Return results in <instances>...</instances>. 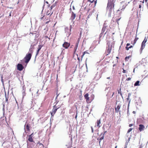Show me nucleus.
I'll return each mask as SVG.
<instances>
[{"instance_id": "1", "label": "nucleus", "mask_w": 148, "mask_h": 148, "mask_svg": "<svg viewBox=\"0 0 148 148\" xmlns=\"http://www.w3.org/2000/svg\"><path fill=\"white\" fill-rule=\"evenodd\" d=\"M114 0H109L108 1L106 10L110 13L114 10Z\"/></svg>"}, {"instance_id": "2", "label": "nucleus", "mask_w": 148, "mask_h": 148, "mask_svg": "<svg viewBox=\"0 0 148 148\" xmlns=\"http://www.w3.org/2000/svg\"><path fill=\"white\" fill-rule=\"evenodd\" d=\"M29 52H28L27 53L24 58L25 60V63L27 64L30 60L33 52V51L32 50L29 49Z\"/></svg>"}, {"instance_id": "3", "label": "nucleus", "mask_w": 148, "mask_h": 148, "mask_svg": "<svg viewBox=\"0 0 148 148\" xmlns=\"http://www.w3.org/2000/svg\"><path fill=\"white\" fill-rule=\"evenodd\" d=\"M147 38L146 37H145V38L144 40L142 43L141 47L140 49V51L141 53L142 52L143 49H144L145 48V43L147 42Z\"/></svg>"}, {"instance_id": "4", "label": "nucleus", "mask_w": 148, "mask_h": 148, "mask_svg": "<svg viewBox=\"0 0 148 148\" xmlns=\"http://www.w3.org/2000/svg\"><path fill=\"white\" fill-rule=\"evenodd\" d=\"M94 95H92L91 97H92V99L90 100V97H88V93H86L84 95V97L85 99H86V102L88 103H90V102L92 101L93 99V97Z\"/></svg>"}, {"instance_id": "5", "label": "nucleus", "mask_w": 148, "mask_h": 148, "mask_svg": "<svg viewBox=\"0 0 148 148\" xmlns=\"http://www.w3.org/2000/svg\"><path fill=\"white\" fill-rule=\"evenodd\" d=\"M52 6L51 7H48L46 12V15H49V16H50L52 14L53 12L52 11Z\"/></svg>"}, {"instance_id": "6", "label": "nucleus", "mask_w": 148, "mask_h": 148, "mask_svg": "<svg viewBox=\"0 0 148 148\" xmlns=\"http://www.w3.org/2000/svg\"><path fill=\"white\" fill-rule=\"evenodd\" d=\"M80 38H78V39L77 40V42L75 44V46L74 47V53H75V52L76 51V50L77 49V47H78V44H79V43L80 41Z\"/></svg>"}, {"instance_id": "7", "label": "nucleus", "mask_w": 148, "mask_h": 148, "mask_svg": "<svg viewBox=\"0 0 148 148\" xmlns=\"http://www.w3.org/2000/svg\"><path fill=\"white\" fill-rule=\"evenodd\" d=\"M59 108H57L56 106H53V108L52 109V112L51 113V115L52 116H53L54 114L56 112L57 110Z\"/></svg>"}, {"instance_id": "8", "label": "nucleus", "mask_w": 148, "mask_h": 148, "mask_svg": "<svg viewBox=\"0 0 148 148\" xmlns=\"http://www.w3.org/2000/svg\"><path fill=\"white\" fill-rule=\"evenodd\" d=\"M70 44L69 43L67 42H64V43L62 45L63 47L66 49H67L69 47Z\"/></svg>"}, {"instance_id": "9", "label": "nucleus", "mask_w": 148, "mask_h": 148, "mask_svg": "<svg viewBox=\"0 0 148 148\" xmlns=\"http://www.w3.org/2000/svg\"><path fill=\"white\" fill-rule=\"evenodd\" d=\"M130 43H127L126 44V47H125V49L126 50L128 51L130 49L132 48L134 45H131L130 46Z\"/></svg>"}, {"instance_id": "10", "label": "nucleus", "mask_w": 148, "mask_h": 148, "mask_svg": "<svg viewBox=\"0 0 148 148\" xmlns=\"http://www.w3.org/2000/svg\"><path fill=\"white\" fill-rule=\"evenodd\" d=\"M23 66L21 64H17V69L19 71H21L23 70Z\"/></svg>"}, {"instance_id": "11", "label": "nucleus", "mask_w": 148, "mask_h": 148, "mask_svg": "<svg viewBox=\"0 0 148 148\" xmlns=\"http://www.w3.org/2000/svg\"><path fill=\"white\" fill-rule=\"evenodd\" d=\"M144 126L142 124H140L139 125V127L138 128L140 132H141L144 130L145 129Z\"/></svg>"}, {"instance_id": "12", "label": "nucleus", "mask_w": 148, "mask_h": 148, "mask_svg": "<svg viewBox=\"0 0 148 148\" xmlns=\"http://www.w3.org/2000/svg\"><path fill=\"white\" fill-rule=\"evenodd\" d=\"M138 39V38L136 36H136L135 39L134 40L133 42L132 41L131 42V44L133 45H134L136 43Z\"/></svg>"}, {"instance_id": "13", "label": "nucleus", "mask_w": 148, "mask_h": 148, "mask_svg": "<svg viewBox=\"0 0 148 148\" xmlns=\"http://www.w3.org/2000/svg\"><path fill=\"white\" fill-rule=\"evenodd\" d=\"M76 17V14L73 12H71V19L72 21H73L75 18Z\"/></svg>"}, {"instance_id": "14", "label": "nucleus", "mask_w": 148, "mask_h": 148, "mask_svg": "<svg viewBox=\"0 0 148 148\" xmlns=\"http://www.w3.org/2000/svg\"><path fill=\"white\" fill-rule=\"evenodd\" d=\"M121 107V105L119 104L117 106L116 108H115V112H119V110Z\"/></svg>"}, {"instance_id": "15", "label": "nucleus", "mask_w": 148, "mask_h": 148, "mask_svg": "<svg viewBox=\"0 0 148 148\" xmlns=\"http://www.w3.org/2000/svg\"><path fill=\"white\" fill-rule=\"evenodd\" d=\"M96 123V126L99 128L101 126V125H100V124L101 123V119L98 120L97 121Z\"/></svg>"}, {"instance_id": "16", "label": "nucleus", "mask_w": 148, "mask_h": 148, "mask_svg": "<svg viewBox=\"0 0 148 148\" xmlns=\"http://www.w3.org/2000/svg\"><path fill=\"white\" fill-rule=\"evenodd\" d=\"M27 122H26L25 123V126H26V128L28 131H30V125L28 123H27Z\"/></svg>"}, {"instance_id": "17", "label": "nucleus", "mask_w": 148, "mask_h": 148, "mask_svg": "<svg viewBox=\"0 0 148 148\" xmlns=\"http://www.w3.org/2000/svg\"><path fill=\"white\" fill-rule=\"evenodd\" d=\"M38 145V148H44V145L41 143L38 142L37 144V145Z\"/></svg>"}, {"instance_id": "18", "label": "nucleus", "mask_w": 148, "mask_h": 148, "mask_svg": "<svg viewBox=\"0 0 148 148\" xmlns=\"http://www.w3.org/2000/svg\"><path fill=\"white\" fill-rule=\"evenodd\" d=\"M85 54H89V53H88V51H86L84 52L83 53V54L81 56V60H82L83 58V57H84V56L85 55Z\"/></svg>"}, {"instance_id": "19", "label": "nucleus", "mask_w": 148, "mask_h": 148, "mask_svg": "<svg viewBox=\"0 0 148 148\" xmlns=\"http://www.w3.org/2000/svg\"><path fill=\"white\" fill-rule=\"evenodd\" d=\"M127 108V104H124L122 107V110L123 111H125L126 110Z\"/></svg>"}, {"instance_id": "20", "label": "nucleus", "mask_w": 148, "mask_h": 148, "mask_svg": "<svg viewBox=\"0 0 148 148\" xmlns=\"http://www.w3.org/2000/svg\"><path fill=\"white\" fill-rule=\"evenodd\" d=\"M32 137L31 136H29L28 140L30 142H33V139L32 138Z\"/></svg>"}, {"instance_id": "21", "label": "nucleus", "mask_w": 148, "mask_h": 148, "mask_svg": "<svg viewBox=\"0 0 148 148\" xmlns=\"http://www.w3.org/2000/svg\"><path fill=\"white\" fill-rule=\"evenodd\" d=\"M130 101H129L127 105V114H128L129 113V106H130Z\"/></svg>"}, {"instance_id": "22", "label": "nucleus", "mask_w": 148, "mask_h": 148, "mask_svg": "<svg viewBox=\"0 0 148 148\" xmlns=\"http://www.w3.org/2000/svg\"><path fill=\"white\" fill-rule=\"evenodd\" d=\"M139 83L140 81H137L134 84V86H136L140 85Z\"/></svg>"}, {"instance_id": "23", "label": "nucleus", "mask_w": 148, "mask_h": 148, "mask_svg": "<svg viewBox=\"0 0 148 148\" xmlns=\"http://www.w3.org/2000/svg\"><path fill=\"white\" fill-rule=\"evenodd\" d=\"M111 49L110 48H108L107 51V53H108L107 55H108L110 53Z\"/></svg>"}, {"instance_id": "24", "label": "nucleus", "mask_w": 148, "mask_h": 148, "mask_svg": "<svg viewBox=\"0 0 148 148\" xmlns=\"http://www.w3.org/2000/svg\"><path fill=\"white\" fill-rule=\"evenodd\" d=\"M104 133L103 134L102 136L99 139L100 140L99 142V143H100L101 140H102L103 139L104 137Z\"/></svg>"}, {"instance_id": "25", "label": "nucleus", "mask_w": 148, "mask_h": 148, "mask_svg": "<svg viewBox=\"0 0 148 148\" xmlns=\"http://www.w3.org/2000/svg\"><path fill=\"white\" fill-rule=\"evenodd\" d=\"M69 28L68 27H66L65 28V32H69Z\"/></svg>"}, {"instance_id": "26", "label": "nucleus", "mask_w": 148, "mask_h": 148, "mask_svg": "<svg viewBox=\"0 0 148 148\" xmlns=\"http://www.w3.org/2000/svg\"><path fill=\"white\" fill-rule=\"evenodd\" d=\"M131 57V56H128L126 57L125 59V61L128 60V59H129Z\"/></svg>"}, {"instance_id": "27", "label": "nucleus", "mask_w": 148, "mask_h": 148, "mask_svg": "<svg viewBox=\"0 0 148 148\" xmlns=\"http://www.w3.org/2000/svg\"><path fill=\"white\" fill-rule=\"evenodd\" d=\"M93 1H94V5H93V8H94L96 4L97 3V0H93Z\"/></svg>"}, {"instance_id": "28", "label": "nucleus", "mask_w": 148, "mask_h": 148, "mask_svg": "<svg viewBox=\"0 0 148 148\" xmlns=\"http://www.w3.org/2000/svg\"><path fill=\"white\" fill-rule=\"evenodd\" d=\"M118 93L120 94L121 95H122V93L121 91V88H120L119 90H118Z\"/></svg>"}, {"instance_id": "29", "label": "nucleus", "mask_w": 148, "mask_h": 148, "mask_svg": "<svg viewBox=\"0 0 148 148\" xmlns=\"http://www.w3.org/2000/svg\"><path fill=\"white\" fill-rule=\"evenodd\" d=\"M42 47V46L41 45H39L38 46V49L40 50Z\"/></svg>"}, {"instance_id": "30", "label": "nucleus", "mask_w": 148, "mask_h": 148, "mask_svg": "<svg viewBox=\"0 0 148 148\" xmlns=\"http://www.w3.org/2000/svg\"><path fill=\"white\" fill-rule=\"evenodd\" d=\"M133 129L132 128H130L128 130V131H127V132L128 133H129V132H130L131 131H132V130Z\"/></svg>"}, {"instance_id": "31", "label": "nucleus", "mask_w": 148, "mask_h": 148, "mask_svg": "<svg viewBox=\"0 0 148 148\" xmlns=\"http://www.w3.org/2000/svg\"><path fill=\"white\" fill-rule=\"evenodd\" d=\"M70 30H69V35H70L71 34V29H72V26L71 25L70 26Z\"/></svg>"}, {"instance_id": "32", "label": "nucleus", "mask_w": 148, "mask_h": 148, "mask_svg": "<svg viewBox=\"0 0 148 148\" xmlns=\"http://www.w3.org/2000/svg\"><path fill=\"white\" fill-rule=\"evenodd\" d=\"M106 28L105 27H103L102 29V32L103 33L105 31Z\"/></svg>"}, {"instance_id": "33", "label": "nucleus", "mask_w": 148, "mask_h": 148, "mask_svg": "<svg viewBox=\"0 0 148 148\" xmlns=\"http://www.w3.org/2000/svg\"><path fill=\"white\" fill-rule=\"evenodd\" d=\"M87 1L88 2H89L90 3L89 4L90 5L91 3H92L93 2V1H94L93 0L92 1H91L90 0H87Z\"/></svg>"}, {"instance_id": "34", "label": "nucleus", "mask_w": 148, "mask_h": 148, "mask_svg": "<svg viewBox=\"0 0 148 148\" xmlns=\"http://www.w3.org/2000/svg\"><path fill=\"white\" fill-rule=\"evenodd\" d=\"M121 18H119L116 19V22L118 24H119V21L120 20V19Z\"/></svg>"}, {"instance_id": "35", "label": "nucleus", "mask_w": 148, "mask_h": 148, "mask_svg": "<svg viewBox=\"0 0 148 148\" xmlns=\"http://www.w3.org/2000/svg\"><path fill=\"white\" fill-rule=\"evenodd\" d=\"M40 50L39 49H38L37 51V53H36V56H37L38 54L39 53V51H40Z\"/></svg>"}, {"instance_id": "36", "label": "nucleus", "mask_w": 148, "mask_h": 148, "mask_svg": "<svg viewBox=\"0 0 148 148\" xmlns=\"http://www.w3.org/2000/svg\"><path fill=\"white\" fill-rule=\"evenodd\" d=\"M123 73H126V71L123 68Z\"/></svg>"}, {"instance_id": "37", "label": "nucleus", "mask_w": 148, "mask_h": 148, "mask_svg": "<svg viewBox=\"0 0 148 148\" xmlns=\"http://www.w3.org/2000/svg\"><path fill=\"white\" fill-rule=\"evenodd\" d=\"M46 3L47 4V6L48 7H49L50 5L49 4V3L47 1H46Z\"/></svg>"}, {"instance_id": "38", "label": "nucleus", "mask_w": 148, "mask_h": 148, "mask_svg": "<svg viewBox=\"0 0 148 148\" xmlns=\"http://www.w3.org/2000/svg\"><path fill=\"white\" fill-rule=\"evenodd\" d=\"M127 100H130V94H129L127 98Z\"/></svg>"}, {"instance_id": "39", "label": "nucleus", "mask_w": 148, "mask_h": 148, "mask_svg": "<svg viewBox=\"0 0 148 148\" xmlns=\"http://www.w3.org/2000/svg\"><path fill=\"white\" fill-rule=\"evenodd\" d=\"M131 79V78L130 77H128L126 79V80L129 81Z\"/></svg>"}, {"instance_id": "40", "label": "nucleus", "mask_w": 148, "mask_h": 148, "mask_svg": "<svg viewBox=\"0 0 148 148\" xmlns=\"http://www.w3.org/2000/svg\"><path fill=\"white\" fill-rule=\"evenodd\" d=\"M82 32L81 31L80 32V34H79V38H81V36L82 35Z\"/></svg>"}, {"instance_id": "41", "label": "nucleus", "mask_w": 148, "mask_h": 148, "mask_svg": "<svg viewBox=\"0 0 148 148\" xmlns=\"http://www.w3.org/2000/svg\"><path fill=\"white\" fill-rule=\"evenodd\" d=\"M50 21H51L50 20H49V21H47V22H46L45 23V24H47Z\"/></svg>"}, {"instance_id": "42", "label": "nucleus", "mask_w": 148, "mask_h": 148, "mask_svg": "<svg viewBox=\"0 0 148 148\" xmlns=\"http://www.w3.org/2000/svg\"><path fill=\"white\" fill-rule=\"evenodd\" d=\"M45 38H48L49 39V40H50V38L48 37L47 36H45Z\"/></svg>"}, {"instance_id": "43", "label": "nucleus", "mask_w": 148, "mask_h": 148, "mask_svg": "<svg viewBox=\"0 0 148 148\" xmlns=\"http://www.w3.org/2000/svg\"><path fill=\"white\" fill-rule=\"evenodd\" d=\"M91 130H92V132H94V130H93V128H92V127H91Z\"/></svg>"}, {"instance_id": "44", "label": "nucleus", "mask_w": 148, "mask_h": 148, "mask_svg": "<svg viewBox=\"0 0 148 148\" xmlns=\"http://www.w3.org/2000/svg\"><path fill=\"white\" fill-rule=\"evenodd\" d=\"M87 59L88 58H86V62H85V65H86V67H87V63H86V62H87Z\"/></svg>"}, {"instance_id": "45", "label": "nucleus", "mask_w": 148, "mask_h": 148, "mask_svg": "<svg viewBox=\"0 0 148 148\" xmlns=\"http://www.w3.org/2000/svg\"><path fill=\"white\" fill-rule=\"evenodd\" d=\"M133 125V124H130L129 125V127H131Z\"/></svg>"}, {"instance_id": "46", "label": "nucleus", "mask_w": 148, "mask_h": 148, "mask_svg": "<svg viewBox=\"0 0 148 148\" xmlns=\"http://www.w3.org/2000/svg\"><path fill=\"white\" fill-rule=\"evenodd\" d=\"M34 134V133H32L31 135H29V136H31L32 137Z\"/></svg>"}, {"instance_id": "47", "label": "nucleus", "mask_w": 148, "mask_h": 148, "mask_svg": "<svg viewBox=\"0 0 148 148\" xmlns=\"http://www.w3.org/2000/svg\"><path fill=\"white\" fill-rule=\"evenodd\" d=\"M77 117V113L76 114V115H75V118L76 119Z\"/></svg>"}, {"instance_id": "48", "label": "nucleus", "mask_w": 148, "mask_h": 148, "mask_svg": "<svg viewBox=\"0 0 148 148\" xmlns=\"http://www.w3.org/2000/svg\"><path fill=\"white\" fill-rule=\"evenodd\" d=\"M142 1H141L140 2H142V3H144V0H142Z\"/></svg>"}, {"instance_id": "49", "label": "nucleus", "mask_w": 148, "mask_h": 148, "mask_svg": "<svg viewBox=\"0 0 148 148\" xmlns=\"http://www.w3.org/2000/svg\"><path fill=\"white\" fill-rule=\"evenodd\" d=\"M141 5H139V8H141Z\"/></svg>"}, {"instance_id": "50", "label": "nucleus", "mask_w": 148, "mask_h": 148, "mask_svg": "<svg viewBox=\"0 0 148 148\" xmlns=\"http://www.w3.org/2000/svg\"><path fill=\"white\" fill-rule=\"evenodd\" d=\"M8 101V98H6V101Z\"/></svg>"}, {"instance_id": "51", "label": "nucleus", "mask_w": 148, "mask_h": 148, "mask_svg": "<svg viewBox=\"0 0 148 148\" xmlns=\"http://www.w3.org/2000/svg\"><path fill=\"white\" fill-rule=\"evenodd\" d=\"M73 10H75V8L74 6L73 7Z\"/></svg>"}, {"instance_id": "52", "label": "nucleus", "mask_w": 148, "mask_h": 148, "mask_svg": "<svg viewBox=\"0 0 148 148\" xmlns=\"http://www.w3.org/2000/svg\"><path fill=\"white\" fill-rule=\"evenodd\" d=\"M91 15V14H90H90H89L88 15V18H89V17H90V16Z\"/></svg>"}, {"instance_id": "53", "label": "nucleus", "mask_w": 148, "mask_h": 148, "mask_svg": "<svg viewBox=\"0 0 148 148\" xmlns=\"http://www.w3.org/2000/svg\"><path fill=\"white\" fill-rule=\"evenodd\" d=\"M1 81L2 82H3V76H2V77H1Z\"/></svg>"}, {"instance_id": "54", "label": "nucleus", "mask_w": 148, "mask_h": 148, "mask_svg": "<svg viewBox=\"0 0 148 148\" xmlns=\"http://www.w3.org/2000/svg\"><path fill=\"white\" fill-rule=\"evenodd\" d=\"M44 16L42 17V18H41V19H44Z\"/></svg>"}, {"instance_id": "55", "label": "nucleus", "mask_w": 148, "mask_h": 148, "mask_svg": "<svg viewBox=\"0 0 148 148\" xmlns=\"http://www.w3.org/2000/svg\"><path fill=\"white\" fill-rule=\"evenodd\" d=\"M136 113V112H135V111H133V114H135V113Z\"/></svg>"}, {"instance_id": "56", "label": "nucleus", "mask_w": 148, "mask_h": 148, "mask_svg": "<svg viewBox=\"0 0 148 148\" xmlns=\"http://www.w3.org/2000/svg\"><path fill=\"white\" fill-rule=\"evenodd\" d=\"M77 59H78V60L79 61H79H80V59H79V58H77Z\"/></svg>"}, {"instance_id": "57", "label": "nucleus", "mask_w": 148, "mask_h": 148, "mask_svg": "<svg viewBox=\"0 0 148 148\" xmlns=\"http://www.w3.org/2000/svg\"><path fill=\"white\" fill-rule=\"evenodd\" d=\"M52 6V8H53L54 7V6L52 5L50 7H51Z\"/></svg>"}, {"instance_id": "58", "label": "nucleus", "mask_w": 148, "mask_h": 148, "mask_svg": "<svg viewBox=\"0 0 148 148\" xmlns=\"http://www.w3.org/2000/svg\"><path fill=\"white\" fill-rule=\"evenodd\" d=\"M114 92H113L112 94V96H113V95L114 94Z\"/></svg>"}, {"instance_id": "59", "label": "nucleus", "mask_w": 148, "mask_h": 148, "mask_svg": "<svg viewBox=\"0 0 148 148\" xmlns=\"http://www.w3.org/2000/svg\"><path fill=\"white\" fill-rule=\"evenodd\" d=\"M15 100H16V103H18V102H17V101L16 100V99H15Z\"/></svg>"}, {"instance_id": "60", "label": "nucleus", "mask_w": 148, "mask_h": 148, "mask_svg": "<svg viewBox=\"0 0 148 148\" xmlns=\"http://www.w3.org/2000/svg\"><path fill=\"white\" fill-rule=\"evenodd\" d=\"M147 0H145V1L146 2H147Z\"/></svg>"}, {"instance_id": "61", "label": "nucleus", "mask_w": 148, "mask_h": 148, "mask_svg": "<svg viewBox=\"0 0 148 148\" xmlns=\"http://www.w3.org/2000/svg\"><path fill=\"white\" fill-rule=\"evenodd\" d=\"M127 147V146H125V147L124 148H126Z\"/></svg>"}, {"instance_id": "62", "label": "nucleus", "mask_w": 148, "mask_h": 148, "mask_svg": "<svg viewBox=\"0 0 148 148\" xmlns=\"http://www.w3.org/2000/svg\"><path fill=\"white\" fill-rule=\"evenodd\" d=\"M116 58H118H118H118V57H116Z\"/></svg>"}, {"instance_id": "63", "label": "nucleus", "mask_w": 148, "mask_h": 148, "mask_svg": "<svg viewBox=\"0 0 148 148\" xmlns=\"http://www.w3.org/2000/svg\"><path fill=\"white\" fill-rule=\"evenodd\" d=\"M9 16H11V14H10Z\"/></svg>"}, {"instance_id": "64", "label": "nucleus", "mask_w": 148, "mask_h": 148, "mask_svg": "<svg viewBox=\"0 0 148 148\" xmlns=\"http://www.w3.org/2000/svg\"><path fill=\"white\" fill-rule=\"evenodd\" d=\"M117 147V146H116L115 147V148H116Z\"/></svg>"}]
</instances>
